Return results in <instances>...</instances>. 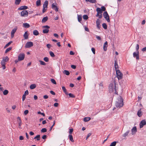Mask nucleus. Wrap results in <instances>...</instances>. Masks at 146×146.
<instances>
[{"mask_svg": "<svg viewBox=\"0 0 146 146\" xmlns=\"http://www.w3.org/2000/svg\"><path fill=\"white\" fill-rule=\"evenodd\" d=\"M37 113L38 114L44 116H45V114L44 113H41L40 111H38Z\"/></svg>", "mask_w": 146, "mask_h": 146, "instance_id": "864d4df0", "label": "nucleus"}, {"mask_svg": "<svg viewBox=\"0 0 146 146\" xmlns=\"http://www.w3.org/2000/svg\"><path fill=\"white\" fill-rule=\"evenodd\" d=\"M123 105V100L121 97L119 96L117 98L115 103V106L117 108H120Z\"/></svg>", "mask_w": 146, "mask_h": 146, "instance_id": "f257e3e1", "label": "nucleus"}, {"mask_svg": "<svg viewBox=\"0 0 146 146\" xmlns=\"http://www.w3.org/2000/svg\"><path fill=\"white\" fill-rule=\"evenodd\" d=\"M73 131V129L72 128L70 129H69V133L70 135H71V134L72 133Z\"/></svg>", "mask_w": 146, "mask_h": 146, "instance_id": "5fc2aeb1", "label": "nucleus"}, {"mask_svg": "<svg viewBox=\"0 0 146 146\" xmlns=\"http://www.w3.org/2000/svg\"><path fill=\"white\" fill-rule=\"evenodd\" d=\"M71 67L73 69H75L76 68V66L74 65H71Z\"/></svg>", "mask_w": 146, "mask_h": 146, "instance_id": "69168bd1", "label": "nucleus"}, {"mask_svg": "<svg viewBox=\"0 0 146 146\" xmlns=\"http://www.w3.org/2000/svg\"><path fill=\"white\" fill-rule=\"evenodd\" d=\"M55 121H54L53 122V125H52V126L50 128V130H49L50 131H51V130H52V129L53 127L55 125Z\"/></svg>", "mask_w": 146, "mask_h": 146, "instance_id": "3c124183", "label": "nucleus"}, {"mask_svg": "<svg viewBox=\"0 0 146 146\" xmlns=\"http://www.w3.org/2000/svg\"><path fill=\"white\" fill-rule=\"evenodd\" d=\"M42 27L43 28H46L47 29H49L50 27L48 26V25H45V26H44Z\"/></svg>", "mask_w": 146, "mask_h": 146, "instance_id": "bf43d9fd", "label": "nucleus"}, {"mask_svg": "<svg viewBox=\"0 0 146 146\" xmlns=\"http://www.w3.org/2000/svg\"><path fill=\"white\" fill-rule=\"evenodd\" d=\"M109 90L110 92H113V91L114 88L115 90V94H118L117 92V88L116 86V83L115 82L114 83H111L109 86Z\"/></svg>", "mask_w": 146, "mask_h": 146, "instance_id": "f03ea898", "label": "nucleus"}, {"mask_svg": "<svg viewBox=\"0 0 146 146\" xmlns=\"http://www.w3.org/2000/svg\"><path fill=\"white\" fill-rule=\"evenodd\" d=\"M21 14L22 17H27L28 15V12L27 10H24L21 12Z\"/></svg>", "mask_w": 146, "mask_h": 146, "instance_id": "0eeeda50", "label": "nucleus"}, {"mask_svg": "<svg viewBox=\"0 0 146 146\" xmlns=\"http://www.w3.org/2000/svg\"><path fill=\"white\" fill-rule=\"evenodd\" d=\"M12 49V47H9L8 48H7L5 51V53H7L9 51H10V50H11Z\"/></svg>", "mask_w": 146, "mask_h": 146, "instance_id": "c756f323", "label": "nucleus"}, {"mask_svg": "<svg viewBox=\"0 0 146 146\" xmlns=\"http://www.w3.org/2000/svg\"><path fill=\"white\" fill-rule=\"evenodd\" d=\"M104 17L108 22H110L109 17L107 11H105L103 13Z\"/></svg>", "mask_w": 146, "mask_h": 146, "instance_id": "20e7f679", "label": "nucleus"}, {"mask_svg": "<svg viewBox=\"0 0 146 146\" xmlns=\"http://www.w3.org/2000/svg\"><path fill=\"white\" fill-rule=\"evenodd\" d=\"M48 19V17H44L42 20V23H45L47 21Z\"/></svg>", "mask_w": 146, "mask_h": 146, "instance_id": "aec40b11", "label": "nucleus"}, {"mask_svg": "<svg viewBox=\"0 0 146 146\" xmlns=\"http://www.w3.org/2000/svg\"><path fill=\"white\" fill-rule=\"evenodd\" d=\"M29 94V92L28 90H27L24 93V94H25V95H27Z\"/></svg>", "mask_w": 146, "mask_h": 146, "instance_id": "338daca9", "label": "nucleus"}, {"mask_svg": "<svg viewBox=\"0 0 146 146\" xmlns=\"http://www.w3.org/2000/svg\"><path fill=\"white\" fill-rule=\"evenodd\" d=\"M91 119L90 117H85L84 119V121L85 122H87L90 121Z\"/></svg>", "mask_w": 146, "mask_h": 146, "instance_id": "b1692460", "label": "nucleus"}, {"mask_svg": "<svg viewBox=\"0 0 146 146\" xmlns=\"http://www.w3.org/2000/svg\"><path fill=\"white\" fill-rule=\"evenodd\" d=\"M48 5V1H47V0L45 1L43 4V7L47 8Z\"/></svg>", "mask_w": 146, "mask_h": 146, "instance_id": "dca6fc26", "label": "nucleus"}, {"mask_svg": "<svg viewBox=\"0 0 146 146\" xmlns=\"http://www.w3.org/2000/svg\"><path fill=\"white\" fill-rule=\"evenodd\" d=\"M83 18L84 19L87 20L88 18V17L87 15H84L83 16Z\"/></svg>", "mask_w": 146, "mask_h": 146, "instance_id": "a18cd8bd", "label": "nucleus"}, {"mask_svg": "<svg viewBox=\"0 0 146 146\" xmlns=\"http://www.w3.org/2000/svg\"><path fill=\"white\" fill-rule=\"evenodd\" d=\"M49 30L47 29H45L43 30V33H47L49 32Z\"/></svg>", "mask_w": 146, "mask_h": 146, "instance_id": "7c9ffc66", "label": "nucleus"}, {"mask_svg": "<svg viewBox=\"0 0 146 146\" xmlns=\"http://www.w3.org/2000/svg\"><path fill=\"white\" fill-rule=\"evenodd\" d=\"M86 2H89L92 3H96V0H85Z\"/></svg>", "mask_w": 146, "mask_h": 146, "instance_id": "bb28decb", "label": "nucleus"}, {"mask_svg": "<svg viewBox=\"0 0 146 146\" xmlns=\"http://www.w3.org/2000/svg\"><path fill=\"white\" fill-rule=\"evenodd\" d=\"M114 67L115 69L116 70L118 68L119 66L117 64V60H115Z\"/></svg>", "mask_w": 146, "mask_h": 146, "instance_id": "2eb2a0df", "label": "nucleus"}, {"mask_svg": "<svg viewBox=\"0 0 146 146\" xmlns=\"http://www.w3.org/2000/svg\"><path fill=\"white\" fill-rule=\"evenodd\" d=\"M51 7L53 9L55 10L56 12L58 11V8L54 4V3H53L52 4Z\"/></svg>", "mask_w": 146, "mask_h": 146, "instance_id": "9b49d317", "label": "nucleus"}, {"mask_svg": "<svg viewBox=\"0 0 146 146\" xmlns=\"http://www.w3.org/2000/svg\"><path fill=\"white\" fill-rule=\"evenodd\" d=\"M141 109H140L139 110L137 113V115L138 116L140 117L141 116L142 114H141Z\"/></svg>", "mask_w": 146, "mask_h": 146, "instance_id": "412c9836", "label": "nucleus"}, {"mask_svg": "<svg viewBox=\"0 0 146 146\" xmlns=\"http://www.w3.org/2000/svg\"><path fill=\"white\" fill-rule=\"evenodd\" d=\"M69 138L70 140L72 142H74V141L73 139L72 136L71 135H69Z\"/></svg>", "mask_w": 146, "mask_h": 146, "instance_id": "a878e982", "label": "nucleus"}, {"mask_svg": "<svg viewBox=\"0 0 146 146\" xmlns=\"http://www.w3.org/2000/svg\"><path fill=\"white\" fill-rule=\"evenodd\" d=\"M12 42V41H11L9 42L5 45V46L4 47V48H6Z\"/></svg>", "mask_w": 146, "mask_h": 146, "instance_id": "ea45409f", "label": "nucleus"}, {"mask_svg": "<svg viewBox=\"0 0 146 146\" xmlns=\"http://www.w3.org/2000/svg\"><path fill=\"white\" fill-rule=\"evenodd\" d=\"M96 38L99 40H101V38L100 36L96 35Z\"/></svg>", "mask_w": 146, "mask_h": 146, "instance_id": "e2e57ef3", "label": "nucleus"}, {"mask_svg": "<svg viewBox=\"0 0 146 146\" xmlns=\"http://www.w3.org/2000/svg\"><path fill=\"white\" fill-rule=\"evenodd\" d=\"M102 27L105 29H107V25L105 23H103L102 24Z\"/></svg>", "mask_w": 146, "mask_h": 146, "instance_id": "2f4dec72", "label": "nucleus"}, {"mask_svg": "<svg viewBox=\"0 0 146 146\" xmlns=\"http://www.w3.org/2000/svg\"><path fill=\"white\" fill-rule=\"evenodd\" d=\"M131 133L132 135H134L137 132V128L136 126H134L131 130Z\"/></svg>", "mask_w": 146, "mask_h": 146, "instance_id": "f8f14e48", "label": "nucleus"}, {"mask_svg": "<svg viewBox=\"0 0 146 146\" xmlns=\"http://www.w3.org/2000/svg\"><path fill=\"white\" fill-rule=\"evenodd\" d=\"M139 48V46L138 44H137L136 46V49L137 51H138Z\"/></svg>", "mask_w": 146, "mask_h": 146, "instance_id": "4d7b16f0", "label": "nucleus"}, {"mask_svg": "<svg viewBox=\"0 0 146 146\" xmlns=\"http://www.w3.org/2000/svg\"><path fill=\"white\" fill-rule=\"evenodd\" d=\"M141 50L143 52H144L146 51V46L142 48L141 49Z\"/></svg>", "mask_w": 146, "mask_h": 146, "instance_id": "774afa93", "label": "nucleus"}, {"mask_svg": "<svg viewBox=\"0 0 146 146\" xmlns=\"http://www.w3.org/2000/svg\"><path fill=\"white\" fill-rule=\"evenodd\" d=\"M64 73L66 74V75H68L70 74L69 72L66 70H64Z\"/></svg>", "mask_w": 146, "mask_h": 146, "instance_id": "4c0bfd02", "label": "nucleus"}, {"mask_svg": "<svg viewBox=\"0 0 146 146\" xmlns=\"http://www.w3.org/2000/svg\"><path fill=\"white\" fill-rule=\"evenodd\" d=\"M51 82L54 84H56V83L55 80L53 79H51L50 80Z\"/></svg>", "mask_w": 146, "mask_h": 146, "instance_id": "79ce46f5", "label": "nucleus"}, {"mask_svg": "<svg viewBox=\"0 0 146 146\" xmlns=\"http://www.w3.org/2000/svg\"><path fill=\"white\" fill-rule=\"evenodd\" d=\"M97 27L99 29H100V20L99 19H97L96 22Z\"/></svg>", "mask_w": 146, "mask_h": 146, "instance_id": "ddd939ff", "label": "nucleus"}, {"mask_svg": "<svg viewBox=\"0 0 146 146\" xmlns=\"http://www.w3.org/2000/svg\"><path fill=\"white\" fill-rule=\"evenodd\" d=\"M101 10H102V11L103 12V11H105L106 10V8L104 6H103L101 7Z\"/></svg>", "mask_w": 146, "mask_h": 146, "instance_id": "603ef678", "label": "nucleus"}, {"mask_svg": "<svg viewBox=\"0 0 146 146\" xmlns=\"http://www.w3.org/2000/svg\"><path fill=\"white\" fill-rule=\"evenodd\" d=\"M41 5V1L40 0H38L36 1V5L39 6Z\"/></svg>", "mask_w": 146, "mask_h": 146, "instance_id": "cd10ccee", "label": "nucleus"}, {"mask_svg": "<svg viewBox=\"0 0 146 146\" xmlns=\"http://www.w3.org/2000/svg\"><path fill=\"white\" fill-rule=\"evenodd\" d=\"M33 43L31 41H29L27 42L25 45L26 48H29L33 46Z\"/></svg>", "mask_w": 146, "mask_h": 146, "instance_id": "423d86ee", "label": "nucleus"}, {"mask_svg": "<svg viewBox=\"0 0 146 146\" xmlns=\"http://www.w3.org/2000/svg\"><path fill=\"white\" fill-rule=\"evenodd\" d=\"M130 131L128 130L126 132L124 133L123 135V137H125L126 136H127L129 132Z\"/></svg>", "mask_w": 146, "mask_h": 146, "instance_id": "5701e85b", "label": "nucleus"}, {"mask_svg": "<svg viewBox=\"0 0 146 146\" xmlns=\"http://www.w3.org/2000/svg\"><path fill=\"white\" fill-rule=\"evenodd\" d=\"M108 46L104 45L103 49L104 51H106L107 50V47Z\"/></svg>", "mask_w": 146, "mask_h": 146, "instance_id": "09e8293b", "label": "nucleus"}, {"mask_svg": "<svg viewBox=\"0 0 146 146\" xmlns=\"http://www.w3.org/2000/svg\"><path fill=\"white\" fill-rule=\"evenodd\" d=\"M91 50H92V52H93V53L94 54H95V49L94 48H91Z\"/></svg>", "mask_w": 146, "mask_h": 146, "instance_id": "6e6d98bb", "label": "nucleus"}, {"mask_svg": "<svg viewBox=\"0 0 146 146\" xmlns=\"http://www.w3.org/2000/svg\"><path fill=\"white\" fill-rule=\"evenodd\" d=\"M91 133H89L88 134V135L87 136V137H86V139L87 140L88 138L91 136Z\"/></svg>", "mask_w": 146, "mask_h": 146, "instance_id": "0e129e2a", "label": "nucleus"}, {"mask_svg": "<svg viewBox=\"0 0 146 146\" xmlns=\"http://www.w3.org/2000/svg\"><path fill=\"white\" fill-rule=\"evenodd\" d=\"M26 98V95L25 94H23L22 96V100L23 101L25 100Z\"/></svg>", "mask_w": 146, "mask_h": 146, "instance_id": "13d9d810", "label": "nucleus"}, {"mask_svg": "<svg viewBox=\"0 0 146 146\" xmlns=\"http://www.w3.org/2000/svg\"><path fill=\"white\" fill-rule=\"evenodd\" d=\"M4 60V58L1 61V65H5V61Z\"/></svg>", "mask_w": 146, "mask_h": 146, "instance_id": "37998d69", "label": "nucleus"}, {"mask_svg": "<svg viewBox=\"0 0 146 146\" xmlns=\"http://www.w3.org/2000/svg\"><path fill=\"white\" fill-rule=\"evenodd\" d=\"M21 1V0H15V4L16 5H18L20 4Z\"/></svg>", "mask_w": 146, "mask_h": 146, "instance_id": "c85d7f7f", "label": "nucleus"}, {"mask_svg": "<svg viewBox=\"0 0 146 146\" xmlns=\"http://www.w3.org/2000/svg\"><path fill=\"white\" fill-rule=\"evenodd\" d=\"M139 52L138 51H137V52H134L133 54V57L136 58L137 60H139Z\"/></svg>", "mask_w": 146, "mask_h": 146, "instance_id": "6e6552de", "label": "nucleus"}, {"mask_svg": "<svg viewBox=\"0 0 146 146\" xmlns=\"http://www.w3.org/2000/svg\"><path fill=\"white\" fill-rule=\"evenodd\" d=\"M39 62H40V64H41V65H46V64L44 62L42 61H41V60H40L39 61Z\"/></svg>", "mask_w": 146, "mask_h": 146, "instance_id": "c03bdc74", "label": "nucleus"}, {"mask_svg": "<svg viewBox=\"0 0 146 146\" xmlns=\"http://www.w3.org/2000/svg\"><path fill=\"white\" fill-rule=\"evenodd\" d=\"M17 29V27H15L12 31L11 33V37L12 38L14 37V34L16 32Z\"/></svg>", "mask_w": 146, "mask_h": 146, "instance_id": "9d476101", "label": "nucleus"}, {"mask_svg": "<svg viewBox=\"0 0 146 146\" xmlns=\"http://www.w3.org/2000/svg\"><path fill=\"white\" fill-rule=\"evenodd\" d=\"M44 60L46 62H48L49 61V59L47 57H45L44 58Z\"/></svg>", "mask_w": 146, "mask_h": 146, "instance_id": "8fccbe9b", "label": "nucleus"}, {"mask_svg": "<svg viewBox=\"0 0 146 146\" xmlns=\"http://www.w3.org/2000/svg\"><path fill=\"white\" fill-rule=\"evenodd\" d=\"M23 26L25 28H28L30 27V25L28 23H23Z\"/></svg>", "mask_w": 146, "mask_h": 146, "instance_id": "f3484780", "label": "nucleus"}, {"mask_svg": "<svg viewBox=\"0 0 146 146\" xmlns=\"http://www.w3.org/2000/svg\"><path fill=\"white\" fill-rule=\"evenodd\" d=\"M36 87V85L35 84H32L30 85V88L31 89H33Z\"/></svg>", "mask_w": 146, "mask_h": 146, "instance_id": "a211bd4d", "label": "nucleus"}, {"mask_svg": "<svg viewBox=\"0 0 146 146\" xmlns=\"http://www.w3.org/2000/svg\"><path fill=\"white\" fill-rule=\"evenodd\" d=\"M4 58V61L5 62H7L9 60V58L8 56H6L5 57H4L3 58V59Z\"/></svg>", "mask_w": 146, "mask_h": 146, "instance_id": "c9c22d12", "label": "nucleus"}, {"mask_svg": "<svg viewBox=\"0 0 146 146\" xmlns=\"http://www.w3.org/2000/svg\"><path fill=\"white\" fill-rule=\"evenodd\" d=\"M17 121L19 123L22 122V121L21 118L19 117H17Z\"/></svg>", "mask_w": 146, "mask_h": 146, "instance_id": "de8ad7c7", "label": "nucleus"}, {"mask_svg": "<svg viewBox=\"0 0 146 146\" xmlns=\"http://www.w3.org/2000/svg\"><path fill=\"white\" fill-rule=\"evenodd\" d=\"M116 74L118 79L120 80L123 77V74L119 70H116Z\"/></svg>", "mask_w": 146, "mask_h": 146, "instance_id": "7ed1b4c3", "label": "nucleus"}, {"mask_svg": "<svg viewBox=\"0 0 146 146\" xmlns=\"http://www.w3.org/2000/svg\"><path fill=\"white\" fill-rule=\"evenodd\" d=\"M40 135H36V137H35L34 138V139H36L37 141H39L40 140Z\"/></svg>", "mask_w": 146, "mask_h": 146, "instance_id": "72a5a7b5", "label": "nucleus"}, {"mask_svg": "<svg viewBox=\"0 0 146 146\" xmlns=\"http://www.w3.org/2000/svg\"><path fill=\"white\" fill-rule=\"evenodd\" d=\"M8 92L9 91L7 90H5L3 92V94L5 95H7L8 93Z\"/></svg>", "mask_w": 146, "mask_h": 146, "instance_id": "f704fd0d", "label": "nucleus"}, {"mask_svg": "<svg viewBox=\"0 0 146 146\" xmlns=\"http://www.w3.org/2000/svg\"><path fill=\"white\" fill-rule=\"evenodd\" d=\"M47 129L46 128H42L41 130V132L42 133H44L46 132Z\"/></svg>", "mask_w": 146, "mask_h": 146, "instance_id": "a19ab883", "label": "nucleus"}, {"mask_svg": "<svg viewBox=\"0 0 146 146\" xmlns=\"http://www.w3.org/2000/svg\"><path fill=\"white\" fill-rule=\"evenodd\" d=\"M102 10H101V9L100 8H98L96 9V11L97 12V13L100 14L102 13Z\"/></svg>", "mask_w": 146, "mask_h": 146, "instance_id": "393cba45", "label": "nucleus"}, {"mask_svg": "<svg viewBox=\"0 0 146 146\" xmlns=\"http://www.w3.org/2000/svg\"><path fill=\"white\" fill-rule=\"evenodd\" d=\"M28 34L27 31H26L25 32L24 34V35L23 36L25 39H27L28 38Z\"/></svg>", "mask_w": 146, "mask_h": 146, "instance_id": "6ab92c4d", "label": "nucleus"}, {"mask_svg": "<svg viewBox=\"0 0 146 146\" xmlns=\"http://www.w3.org/2000/svg\"><path fill=\"white\" fill-rule=\"evenodd\" d=\"M62 89L64 92H66V90L64 86H62Z\"/></svg>", "mask_w": 146, "mask_h": 146, "instance_id": "052dcab7", "label": "nucleus"}, {"mask_svg": "<svg viewBox=\"0 0 146 146\" xmlns=\"http://www.w3.org/2000/svg\"><path fill=\"white\" fill-rule=\"evenodd\" d=\"M25 56V54L23 53H20L18 56V59L19 61H21L24 60Z\"/></svg>", "mask_w": 146, "mask_h": 146, "instance_id": "39448f33", "label": "nucleus"}, {"mask_svg": "<svg viewBox=\"0 0 146 146\" xmlns=\"http://www.w3.org/2000/svg\"><path fill=\"white\" fill-rule=\"evenodd\" d=\"M28 8V7L26 6H23L20 7L18 9V10H24L27 9Z\"/></svg>", "mask_w": 146, "mask_h": 146, "instance_id": "4468645a", "label": "nucleus"}, {"mask_svg": "<svg viewBox=\"0 0 146 146\" xmlns=\"http://www.w3.org/2000/svg\"><path fill=\"white\" fill-rule=\"evenodd\" d=\"M33 34L35 36H37L39 35V33L38 31L36 30H34L33 31Z\"/></svg>", "mask_w": 146, "mask_h": 146, "instance_id": "4be33fe9", "label": "nucleus"}, {"mask_svg": "<svg viewBox=\"0 0 146 146\" xmlns=\"http://www.w3.org/2000/svg\"><path fill=\"white\" fill-rule=\"evenodd\" d=\"M68 95L69 96L72 98H74L75 97V96L72 94L71 93H69L68 94Z\"/></svg>", "mask_w": 146, "mask_h": 146, "instance_id": "49530a36", "label": "nucleus"}, {"mask_svg": "<svg viewBox=\"0 0 146 146\" xmlns=\"http://www.w3.org/2000/svg\"><path fill=\"white\" fill-rule=\"evenodd\" d=\"M146 124V122L145 119H143L142 120L139 124L140 128H142L143 126Z\"/></svg>", "mask_w": 146, "mask_h": 146, "instance_id": "1a4fd4ad", "label": "nucleus"}, {"mask_svg": "<svg viewBox=\"0 0 146 146\" xmlns=\"http://www.w3.org/2000/svg\"><path fill=\"white\" fill-rule=\"evenodd\" d=\"M29 111L28 110H25L24 112V113L25 115H27Z\"/></svg>", "mask_w": 146, "mask_h": 146, "instance_id": "680f3d73", "label": "nucleus"}, {"mask_svg": "<svg viewBox=\"0 0 146 146\" xmlns=\"http://www.w3.org/2000/svg\"><path fill=\"white\" fill-rule=\"evenodd\" d=\"M82 18L81 16L80 15H78V21L79 22H80L81 21H82Z\"/></svg>", "mask_w": 146, "mask_h": 146, "instance_id": "473e14b6", "label": "nucleus"}, {"mask_svg": "<svg viewBox=\"0 0 146 146\" xmlns=\"http://www.w3.org/2000/svg\"><path fill=\"white\" fill-rule=\"evenodd\" d=\"M116 144V141H113L111 143L110 146H115Z\"/></svg>", "mask_w": 146, "mask_h": 146, "instance_id": "58836bf2", "label": "nucleus"}, {"mask_svg": "<svg viewBox=\"0 0 146 146\" xmlns=\"http://www.w3.org/2000/svg\"><path fill=\"white\" fill-rule=\"evenodd\" d=\"M49 53L51 57H54L55 56V55L54 54L52 51H50L49 52Z\"/></svg>", "mask_w": 146, "mask_h": 146, "instance_id": "e433bc0d", "label": "nucleus"}]
</instances>
